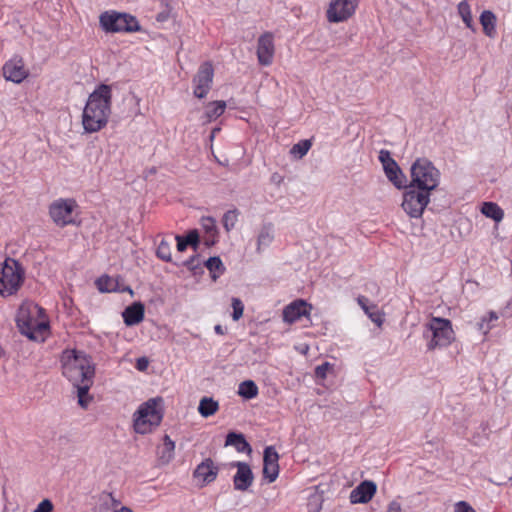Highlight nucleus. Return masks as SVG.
Instances as JSON below:
<instances>
[{
  "instance_id": "nucleus-1",
  "label": "nucleus",
  "mask_w": 512,
  "mask_h": 512,
  "mask_svg": "<svg viewBox=\"0 0 512 512\" xmlns=\"http://www.w3.org/2000/svg\"><path fill=\"white\" fill-rule=\"evenodd\" d=\"M112 106V86L99 84L88 96L82 112L85 133H96L108 124Z\"/></svg>"
},
{
  "instance_id": "nucleus-2",
  "label": "nucleus",
  "mask_w": 512,
  "mask_h": 512,
  "mask_svg": "<svg viewBox=\"0 0 512 512\" xmlns=\"http://www.w3.org/2000/svg\"><path fill=\"white\" fill-rule=\"evenodd\" d=\"M17 325L23 335L34 341H43L49 328L43 308L33 302H25L20 306Z\"/></svg>"
},
{
  "instance_id": "nucleus-3",
  "label": "nucleus",
  "mask_w": 512,
  "mask_h": 512,
  "mask_svg": "<svg viewBox=\"0 0 512 512\" xmlns=\"http://www.w3.org/2000/svg\"><path fill=\"white\" fill-rule=\"evenodd\" d=\"M62 373L73 384H93L94 365L82 351L65 350L61 356Z\"/></svg>"
},
{
  "instance_id": "nucleus-4",
  "label": "nucleus",
  "mask_w": 512,
  "mask_h": 512,
  "mask_svg": "<svg viewBox=\"0 0 512 512\" xmlns=\"http://www.w3.org/2000/svg\"><path fill=\"white\" fill-rule=\"evenodd\" d=\"M163 399L155 397L142 403L133 414V428L138 434H147L156 429L163 418Z\"/></svg>"
},
{
  "instance_id": "nucleus-5",
  "label": "nucleus",
  "mask_w": 512,
  "mask_h": 512,
  "mask_svg": "<svg viewBox=\"0 0 512 512\" xmlns=\"http://www.w3.org/2000/svg\"><path fill=\"white\" fill-rule=\"evenodd\" d=\"M410 178L409 186L431 194L439 186L441 174L430 160L418 158L411 165Z\"/></svg>"
},
{
  "instance_id": "nucleus-6",
  "label": "nucleus",
  "mask_w": 512,
  "mask_h": 512,
  "mask_svg": "<svg viewBox=\"0 0 512 512\" xmlns=\"http://www.w3.org/2000/svg\"><path fill=\"white\" fill-rule=\"evenodd\" d=\"M25 272L20 263L8 258L0 268V295L8 297L17 293L24 282Z\"/></svg>"
},
{
  "instance_id": "nucleus-7",
  "label": "nucleus",
  "mask_w": 512,
  "mask_h": 512,
  "mask_svg": "<svg viewBox=\"0 0 512 512\" xmlns=\"http://www.w3.org/2000/svg\"><path fill=\"white\" fill-rule=\"evenodd\" d=\"M101 28L108 33L136 32L140 30L137 19L127 13L106 11L99 17Z\"/></svg>"
},
{
  "instance_id": "nucleus-8",
  "label": "nucleus",
  "mask_w": 512,
  "mask_h": 512,
  "mask_svg": "<svg viewBox=\"0 0 512 512\" xmlns=\"http://www.w3.org/2000/svg\"><path fill=\"white\" fill-rule=\"evenodd\" d=\"M426 328L431 332V339L427 344L429 350L446 347L455 339L452 324L448 319L433 317Z\"/></svg>"
},
{
  "instance_id": "nucleus-9",
  "label": "nucleus",
  "mask_w": 512,
  "mask_h": 512,
  "mask_svg": "<svg viewBox=\"0 0 512 512\" xmlns=\"http://www.w3.org/2000/svg\"><path fill=\"white\" fill-rule=\"evenodd\" d=\"M403 194L402 208L411 218L422 216L425 208L430 203L431 194L407 185Z\"/></svg>"
},
{
  "instance_id": "nucleus-10",
  "label": "nucleus",
  "mask_w": 512,
  "mask_h": 512,
  "mask_svg": "<svg viewBox=\"0 0 512 512\" xmlns=\"http://www.w3.org/2000/svg\"><path fill=\"white\" fill-rule=\"evenodd\" d=\"M77 204L72 199H58L49 208V214L53 222L60 227L75 222Z\"/></svg>"
},
{
  "instance_id": "nucleus-11",
  "label": "nucleus",
  "mask_w": 512,
  "mask_h": 512,
  "mask_svg": "<svg viewBox=\"0 0 512 512\" xmlns=\"http://www.w3.org/2000/svg\"><path fill=\"white\" fill-rule=\"evenodd\" d=\"M360 0H331L326 18L330 23H341L350 19L356 12Z\"/></svg>"
},
{
  "instance_id": "nucleus-12",
  "label": "nucleus",
  "mask_w": 512,
  "mask_h": 512,
  "mask_svg": "<svg viewBox=\"0 0 512 512\" xmlns=\"http://www.w3.org/2000/svg\"><path fill=\"white\" fill-rule=\"evenodd\" d=\"M378 158L389 181L392 182L393 185L398 189L407 187V178L400 169L399 165L392 158L390 152L388 150L382 149L379 152Z\"/></svg>"
},
{
  "instance_id": "nucleus-13",
  "label": "nucleus",
  "mask_w": 512,
  "mask_h": 512,
  "mask_svg": "<svg viewBox=\"0 0 512 512\" xmlns=\"http://www.w3.org/2000/svg\"><path fill=\"white\" fill-rule=\"evenodd\" d=\"M213 76L214 71L210 63L205 62L199 67L193 79V93L197 98H204L208 94L212 85Z\"/></svg>"
},
{
  "instance_id": "nucleus-14",
  "label": "nucleus",
  "mask_w": 512,
  "mask_h": 512,
  "mask_svg": "<svg viewBox=\"0 0 512 512\" xmlns=\"http://www.w3.org/2000/svg\"><path fill=\"white\" fill-rule=\"evenodd\" d=\"M312 306L302 299L295 300L288 304L282 313L283 321L293 324L300 321L303 317L309 319Z\"/></svg>"
},
{
  "instance_id": "nucleus-15",
  "label": "nucleus",
  "mask_w": 512,
  "mask_h": 512,
  "mask_svg": "<svg viewBox=\"0 0 512 512\" xmlns=\"http://www.w3.org/2000/svg\"><path fill=\"white\" fill-rule=\"evenodd\" d=\"M219 468L210 458H206L197 465L193 472V478L201 487L214 482L218 476Z\"/></svg>"
},
{
  "instance_id": "nucleus-16",
  "label": "nucleus",
  "mask_w": 512,
  "mask_h": 512,
  "mask_svg": "<svg viewBox=\"0 0 512 512\" xmlns=\"http://www.w3.org/2000/svg\"><path fill=\"white\" fill-rule=\"evenodd\" d=\"M256 54L260 65L269 66L272 64L275 45L274 37L271 33H264L258 38Z\"/></svg>"
},
{
  "instance_id": "nucleus-17",
  "label": "nucleus",
  "mask_w": 512,
  "mask_h": 512,
  "mask_svg": "<svg viewBox=\"0 0 512 512\" xmlns=\"http://www.w3.org/2000/svg\"><path fill=\"white\" fill-rule=\"evenodd\" d=\"M279 455L274 447L268 446L264 450L263 475L269 483L274 482L279 474Z\"/></svg>"
},
{
  "instance_id": "nucleus-18",
  "label": "nucleus",
  "mask_w": 512,
  "mask_h": 512,
  "mask_svg": "<svg viewBox=\"0 0 512 512\" xmlns=\"http://www.w3.org/2000/svg\"><path fill=\"white\" fill-rule=\"evenodd\" d=\"M3 76L7 81L21 83L27 76L28 71L24 67L21 58H12L3 66Z\"/></svg>"
},
{
  "instance_id": "nucleus-19",
  "label": "nucleus",
  "mask_w": 512,
  "mask_h": 512,
  "mask_svg": "<svg viewBox=\"0 0 512 512\" xmlns=\"http://www.w3.org/2000/svg\"><path fill=\"white\" fill-rule=\"evenodd\" d=\"M376 491V484L373 481L365 480L350 492L349 500L352 504H366L373 498Z\"/></svg>"
},
{
  "instance_id": "nucleus-20",
  "label": "nucleus",
  "mask_w": 512,
  "mask_h": 512,
  "mask_svg": "<svg viewBox=\"0 0 512 512\" xmlns=\"http://www.w3.org/2000/svg\"><path fill=\"white\" fill-rule=\"evenodd\" d=\"M237 468L233 482L236 490L245 491L253 482V473L248 464L244 462H235L232 464Z\"/></svg>"
},
{
  "instance_id": "nucleus-21",
  "label": "nucleus",
  "mask_w": 512,
  "mask_h": 512,
  "mask_svg": "<svg viewBox=\"0 0 512 512\" xmlns=\"http://www.w3.org/2000/svg\"><path fill=\"white\" fill-rule=\"evenodd\" d=\"M122 316L127 326L137 325L144 319V305L135 302L123 311Z\"/></svg>"
},
{
  "instance_id": "nucleus-22",
  "label": "nucleus",
  "mask_w": 512,
  "mask_h": 512,
  "mask_svg": "<svg viewBox=\"0 0 512 512\" xmlns=\"http://www.w3.org/2000/svg\"><path fill=\"white\" fill-rule=\"evenodd\" d=\"M175 443L168 435L163 438V443L157 448V458L161 465H167L174 458Z\"/></svg>"
},
{
  "instance_id": "nucleus-23",
  "label": "nucleus",
  "mask_w": 512,
  "mask_h": 512,
  "mask_svg": "<svg viewBox=\"0 0 512 512\" xmlns=\"http://www.w3.org/2000/svg\"><path fill=\"white\" fill-rule=\"evenodd\" d=\"M358 304L361 306V308L364 310L365 314L369 317V319L375 323L378 327H381L384 318L381 311L377 308L376 305L369 304V301L364 296H359L357 298Z\"/></svg>"
},
{
  "instance_id": "nucleus-24",
  "label": "nucleus",
  "mask_w": 512,
  "mask_h": 512,
  "mask_svg": "<svg viewBox=\"0 0 512 512\" xmlns=\"http://www.w3.org/2000/svg\"><path fill=\"white\" fill-rule=\"evenodd\" d=\"M274 240V226L272 223H266L262 225L257 235V247L258 253H261L266 249Z\"/></svg>"
},
{
  "instance_id": "nucleus-25",
  "label": "nucleus",
  "mask_w": 512,
  "mask_h": 512,
  "mask_svg": "<svg viewBox=\"0 0 512 512\" xmlns=\"http://www.w3.org/2000/svg\"><path fill=\"white\" fill-rule=\"evenodd\" d=\"M496 22L495 14L490 10H484L480 15V23L483 28L484 34L489 38L496 36Z\"/></svg>"
},
{
  "instance_id": "nucleus-26",
  "label": "nucleus",
  "mask_w": 512,
  "mask_h": 512,
  "mask_svg": "<svg viewBox=\"0 0 512 512\" xmlns=\"http://www.w3.org/2000/svg\"><path fill=\"white\" fill-rule=\"evenodd\" d=\"M226 446H233L238 452L251 453L252 449L249 443L245 440L243 434L230 432L226 436Z\"/></svg>"
},
{
  "instance_id": "nucleus-27",
  "label": "nucleus",
  "mask_w": 512,
  "mask_h": 512,
  "mask_svg": "<svg viewBox=\"0 0 512 512\" xmlns=\"http://www.w3.org/2000/svg\"><path fill=\"white\" fill-rule=\"evenodd\" d=\"M121 507V503L111 493L99 495L98 512H114Z\"/></svg>"
},
{
  "instance_id": "nucleus-28",
  "label": "nucleus",
  "mask_w": 512,
  "mask_h": 512,
  "mask_svg": "<svg viewBox=\"0 0 512 512\" xmlns=\"http://www.w3.org/2000/svg\"><path fill=\"white\" fill-rule=\"evenodd\" d=\"M219 410V403L212 397H203L199 401L198 412L204 417L208 418Z\"/></svg>"
},
{
  "instance_id": "nucleus-29",
  "label": "nucleus",
  "mask_w": 512,
  "mask_h": 512,
  "mask_svg": "<svg viewBox=\"0 0 512 512\" xmlns=\"http://www.w3.org/2000/svg\"><path fill=\"white\" fill-rule=\"evenodd\" d=\"M481 213L497 223L501 222L504 218L503 209L494 202H484L481 207Z\"/></svg>"
},
{
  "instance_id": "nucleus-30",
  "label": "nucleus",
  "mask_w": 512,
  "mask_h": 512,
  "mask_svg": "<svg viewBox=\"0 0 512 512\" xmlns=\"http://www.w3.org/2000/svg\"><path fill=\"white\" fill-rule=\"evenodd\" d=\"M238 395L246 400L254 399L259 394V389L253 380H245L238 385Z\"/></svg>"
},
{
  "instance_id": "nucleus-31",
  "label": "nucleus",
  "mask_w": 512,
  "mask_h": 512,
  "mask_svg": "<svg viewBox=\"0 0 512 512\" xmlns=\"http://www.w3.org/2000/svg\"><path fill=\"white\" fill-rule=\"evenodd\" d=\"M226 109L225 101H213L207 104L204 117L206 118V122H211L212 120L220 117Z\"/></svg>"
},
{
  "instance_id": "nucleus-32",
  "label": "nucleus",
  "mask_w": 512,
  "mask_h": 512,
  "mask_svg": "<svg viewBox=\"0 0 512 512\" xmlns=\"http://www.w3.org/2000/svg\"><path fill=\"white\" fill-rule=\"evenodd\" d=\"M457 11L462 21L472 31H475V25L473 22L471 6L466 0H462L457 5Z\"/></svg>"
},
{
  "instance_id": "nucleus-33",
  "label": "nucleus",
  "mask_w": 512,
  "mask_h": 512,
  "mask_svg": "<svg viewBox=\"0 0 512 512\" xmlns=\"http://www.w3.org/2000/svg\"><path fill=\"white\" fill-rule=\"evenodd\" d=\"M205 266L210 271L211 277L214 281L225 271L224 264L219 257H210L205 262Z\"/></svg>"
},
{
  "instance_id": "nucleus-34",
  "label": "nucleus",
  "mask_w": 512,
  "mask_h": 512,
  "mask_svg": "<svg viewBox=\"0 0 512 512\" xmlns=\"http://www.w3.org/2000/svg\"><path fill=\"white\" fill-rule=\"evenodd\" d=\"M498 319V314L494 311H490L487 315L481 318L478 323V329L486 335L495 326Z\"/></svg>"
},
{
  "instance_id": "nucleus-35",
  "label": "nucleus",
  "mask_w": 512,
  "mask_h": 512,
  "mask_svg": "<svg viewBox=\"0 0 512 512\" xmlns=\"http://www.w3.org/2000/svg\"><path fill=\"white\" fill-rule=\"evenodd\" d=\"M73 386L77 388L79 405L82 408H87L91 401V398L88 395V391H89L90 387L92 386V384L83 383V384H78V385H73Z\"/></svg>"
},
{
  "instance_id": "nucleus-36",
  "label": "nucleus",
  "mask_w": 512,
  "mask_h": 512,
  "mask_svg": "<svg viewBox=\"0 0 512 512\" xmlns=\"http://www.w3.org/2000/svg\"><path fill=\"white\" fill-rule=\"evenodd\" d=\"M311 145L312 143L310 140H302L292 146L290 154L295 158L301 159L308 153Z\"/></svg>"
},
{
  "instance_id": "nucleus-37",
  "label": "nucleus",
  "mask_w": 512,
  "mask_h": 512,
  "mask_svg": "<svg viewBox=\"0 0 512 512\" xmlns=\"http://www.w3.org/2000/svg\"><path fill=\"white\" fill-rule=\"evenodd\" d=\"M96 285L101 292H113L117 290L116 281L109 276H102L97 279Z\"/></svg>"
},
{
  "instance_id": "nucleus-38",
  "label": "nucleus",
  "mask_w": 512,
  "mask_h": 512,
  "mask_svg": "<svg viewBox=\"0 0 512 512\" xmlns=\"http://www.w3.org/2000/svg\"><path fill=\"white\" fill-rule=\"evenodd\" d=\"M156 254L161 260L166 261V262H171L172 261L171 244L166 240H162L157 247Z\"/></svg>"
},
{
  "instance_id": "nucleus-39",
  "label": "nucleus",
  "mask_w": 512,
  "mask_h": 512,
  "mask_svg": "<svg viewBox=\"0 0 512 512\" xmlns=\"http://www.w3.org/2000/svg\"><path fill=\"white\" fill-rule=\"evenodd\" d=\"M238 221V211L229 210L223 215V226L227 232L231 231Z\"/></svg>"
},
{
  "instance_id": "nucleus-40",
  "label": "nucleus",
  "mask_w": 512,
  "mask_h": 512,
  "mask_svg": "<svg viewBox=\"0 0 512 512\" xmlns=\"http://www.w3.org/2000/svg\"><path fill=\"white\" fill-rule=\"evenodd\" d=\"M232 308H233L232 318L234 321H237L243 315L244 305L239 298H233L232 299Z\"/></svg>"
},
{
  "instance_id": "nucleus-41",
  "label": "nucleus",
  "mask_w": 512,
  "mask_h": 512,
  "mask_svg": "<svg viewBox=\"0 0 512 512\" xmlns=\"http://www.w3.org/2000/svg\"><path fill=\"white\" fill-rule=\"evenodd\" d=\"M201 225L207 233L214 236L216 232V221L212 217H203L201 219Z\"/></svg>"
},
{
  "instance_id": "nucleus-42",
  "label": "nucleus",
  "mask_w": 512,
  "mask_h": 512,
  "mask_svg": "<svg viewBox=\"0 0 512 512\" xmlns=\"http://www.w3.org/2000/svg\"><path fill=\"white\" fill-rule=\"evenodd\" d=\"M332 366L330 363L325 362L315 368V376L319 379H324L327 376L329 370H331Z\"/></svg>"
},
{
  "instance_id": "nucleus-43",
  "label": "nucleus",
  "mask_w": 512,
  "mask_h": 512,
  "mask_svg": "<svg viewBox=\"0 0 512 512\" xmlns=\"http://www.w3.org/2000/svg\"><path fill=\"white\" fill-rule=\"evenodd\" d=\"M184 239L187 241V243L196 250L198 243H199V234L197 230H191Z\"/></svg>"
},
{
  "instance_id": "nucleus-44",
  "label": "nucleus",
  "mask_w": 512,
  "mask_h": 512,
  "mask_svg": "<svg viewBox=\"0 0 512 512\" xmlns=\"http://www.w3.org/2000/svg\"><path fill=\"white\" fill-rule=\"evenodd\" d=\"M454 512H475V510L468 502L459 501L454 505Z\"/></svg>"
},
{
  "instance_id": "nucleus-45",
  "label": "nucleus",
  "mask_w": 512,
  "mask_h": 512,
  "mask_svg": "<svg viewBox=\"0 0 512 512\" xmlns=\"http://www.w3.org/2000/svg\"><path fill=\"white\" fill-rule=\"evenodd\" d=\"M53 505L50 500L44 499L41 501L33 512H51Z\"/></svg>"
},
{
  "instance_id": "nucleus-46",
  "label": "nucleus",
  "mask_w": 512,
  "mask_h": 512,
  "mask_svg": "<svg viewBox=\"0 0 512 512\" xmlns=\"http://www.w3.org/2000/svg\"><path fill=\"white\" fill-rule=\"evenodd\" d=\"M175 239H176V241H177V250H178L179 252H183V251H185V250H186V248H187V246H188L189 244H188V243H187V241L184 239V237H183V236H180V235H177V236L175 237Z\"/></svg>"
},
{
  "instance_id": "nucleus-47",
  "label": "nucleus",
  "mask_w": 512,
  "mask_h": 512,
  "mask_svg": "<svg viewBox=\"0 0 512 512\" xmlns=\"http://www.w3.org/2000/svg\"><path fill=\"white\" fill-rule=\"evenodd\" d=\"M386 512H402V506L398 501L393 500L389 502Z\"/></svg>"
},
{
  "instance_id": "nucleus-48",
  "label": "nucleus",
  "mask_w": 512,
  "mask_h": 512,
  "mask_svg": "<svg viewBox=\"0 0 512 512\" xmlns=\"http://www.w3.org/2000/svg\"><path fill=\"white\" fill-rule=\"evenodd\" d=\"M167 9L158 13L157 16H156V20L158 22H165L168 20V18L170 17V8L169 6L166 7Z\"/></svg>"
},
{
  "instance_id": "nucleus-49",
  "label": "nucleus",
  "mask_w": 512,
  "mask_h": 512,
  "mask_svg": "<svg viewBox=\"0 0 512 512\" xmlns=\"http://www.w3.org/2000/svg\"><path fill=\"white\" fill-rule=\"evenodd\" d=\"M148 360L147 358L145 357H141V358H138L137 359V362H136V368L139 370V371H144L147 369L148 367Z\"/></svg>"
},
{
  "instance_id": "nucleus-50",
  "label": "nucleus",
  "mask_w": 512,
  "mask_h": 512,
  "mask_svg": "<svg viewBox=\"0 0 512 512\" xmlns=\"http://www.w3.org/2000/svg\"><path fill=\"white\" fill-rule=\"evenodd\" d=\"M114 512H133L129 507L121 506L120 508L116 509Z\"/></svg>"
},
{
  "instance_id": "nucleus-51",
  "label": "nucleus",
  "mask_w": 512,
  "mask_h": 512,
  "mask_svg": "<svg viewBox=\"0 0 512 512\" xmlns=\"http://www.w3.org/2000/svg\"><path fill=\"white\" fill-rule=\"evenodd\" d=\"M214 330H215V332H216L217 334H219V335H223V334H224V330H223V328H222V326H221V325H216V326L214 327Z\"/></svg>"
},
{
  "instance_id": "nucleus-52",
  "label": "nucleus",
  "mask_w": 512,
  "mask_h": 512,
  "mask_svg": "<svg viewBox=\"0 0 512 512\" xmlns=\"http://www.w3.org/2000/svg\"><path fill=\"white\" fill-rule=\"evenodd\" d=\"M219 130H220L219 128H215V129H213V130H212L211 135H210V140H213V139H214V137H215L216 133H217Z\"/></svg>"
},
{
  "instance_id": "nucleus-53",
  "label": "nucleus",
  "mask_w": 512,
  "mask_h": 512,
  "mask_svg": "<svg viewBox=\"0 0 512 512\" xmlns=\"http://www.w3.org/2000/svg\"><path fill=\"white\" fill-rule=\"evenodd\" d=\"M162 5H164L165 7H168V0H160Z\"/></svg>"
}]
</instances>
